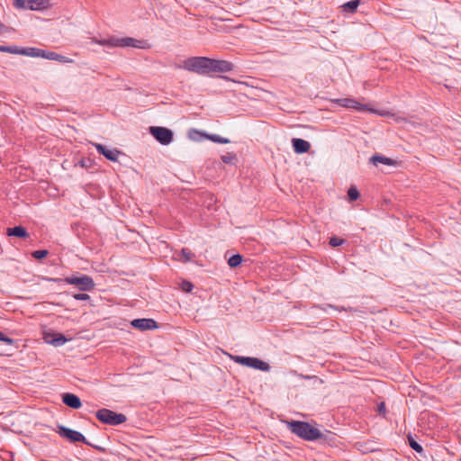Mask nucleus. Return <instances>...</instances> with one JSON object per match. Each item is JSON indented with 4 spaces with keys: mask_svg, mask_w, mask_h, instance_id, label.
<instances>
[{
    "mask_svg": "<svg viewBox=\"0 0 461 461\" xmlns=\"http://www.w3.org/2000/svg\"><path fill=\"white\" fill-rule=\"evenodd\" d=\"M92 41L101 46H107L110 48L115 47H134L138 49H144L146 42L144 41L136 40L131 37L117 38L111 36L108 39L92 38Z\"/></svg>",
    "mask_w": 461,
    "mask_h": 461,
    "instance_id": "4",
    "label": "nucleus"
},
{
    "mask_svg": "<svg viewBox=\"0 0 461 461\" xmlns=\"http://www.w3.org/2000/svg\"><path fill=\"white\" fill-rule=\"evenodd\" d=\"M149 131L161 145L166 146L173 141L174 133L168 128L162 126H150Z\"/></svg>",
    "mask_w": 461,
    "mask_h": 461,
    "instance_id": "9",
    "label": "nucleus"
},
{
    "mask_svg": "<svg viewBox=\"0 0 461 461\" xmlns=\"http://www.w3.org/2000/svg\"><path fill=\"white\" fill-rule=\"evenodd\" d=\"M331 102L338 104L341 107H345V108H350V105H352V104H355L354 99H352V98L333 99V100H331Z\"/></svg>",
    "mask_w": 461,
    "mask_h": 461,
    "instance_id": "22",
    "label": "nucleus"
},
{
    "mask_svg": "<svg viewBox=\"0 0 461 461\" xmlns=\"http://www.w3.org/2000/svg\"><path fill=\"white\" fill-rule=\"evenodd\" d=\"M203 136L205 137V139L219 144H228L230 142V140L228 138H224L217 134L204 133Z\"/></svg>",
    "mask_w": 461,
    "mask_h": 461,
    "instance_id": "19",
    "label": "nucleus"
},
{
    "mask_svg": "<svg viewBox=\"0 0 461 461\" xmlns=\"http://www.w3.org/2000/svg\"><path fill=\"white\" fill-rule=\"evenodd\" d=\"M6 234L10 237H17L23 240H26L30 237L29 232L23 226H14L6 230Z\"/></svg>",
    "mask_w": 461,
    "mask_h": 461,
    "instance_id": "15",
    "label": "nucleus"
},
{
    "mask_svg": "<svg viewBox=\"0 0 461 461\" xmlns=\"http://www.w3.org/2000/svg\"><path fill=\"white\" fill-rule=\"evenodd\" d=\"M57 61H59V62H68V59L65 56H62L60 54H59V57L56 59Z\"/></svg>",
    "mask_w": 461,
    "mask_h": 461,
    "instance_id": "37",
    "label": "nucleus"
},
{
    "mask_svg": "<svg viewBox=\"0 0 461 461\" xmlns=\"http://www.w3.org/2000/svg\"><path fill=\"white\" fill-rule=\"evenodd\" d=\"M180 287H181L182 291H184L185 293H190L194 289V285L190 281L183 280L180 284Z\"/></svg>",
    "mask_w": 461,
    "mask_h": 461,
    "instance_id": "30",
    "label": "nucleus"
},
{
    "mask_svg": "<svg viewBox=\"0 0 461 461\" xmlns=\"http://www.w3.org/2000/svg\"><path fill=\"white\" fill-rule=\"evenodd\" d=\"M354 103L355 104H352V105H350L351 109H355V110H357V111H370V112H374V109L369 108L367 106V104H363L357 102L355 99H354Z\"/></svg>",
    "mask_w": 461,
    "mask_h": 461,
    "instance_id": "24",
    "label": "nucleus"
},
{
    "mask_svg": "<svg viewBox=\"0 0 461 461\" xmlns=\"http://www.w3.org/2000/svg\"><path fill=\"white\" fill-rule=\"evenodd\" d=\"M181 255L184 258L185 262L190 261L194 256L190 249L184 248L181 249Z\"/></svg>",
    "mask_w": 461,
    "mask_h": 461,
    "instance_id": "31",
    "label": "nucleus"
},
{
    "mask_svg": "<svg viewBox=\"0 0 461 461\" xmlns=\"http://www.w3.org/2000/svg\"><path fill=\"white\" fill-rule=\"evenodd\" d=\"M23 48H19L18 46H15V45L5 46V52L11 53V54L23 55V52H21V51H23Z\"/></svg>",
    "mask_w": 461,
    "mask_h": 461,
    "instance_id": "29",
    "label": "nucleus"
},
{
    "mask_svg": "<svg viewBox=\"0 0 461 461\" xmlns=\"http://www.w3.org/2000/svg\"><path fill=\"white\" fill-rule=\"evenodd\" d=\"M14 6L17 9L42 11L51 7L50 0H14Z\"/></svg>",
    "mask_w": 461,
    "mask_h": 461,
    "instance_id": "8",
    "label": "nucleus"
},
{
    "mask_svg": "<svg viewBox=\"0 0 461 461\" xmlns=\"http://www.w3.org/2000/svg\"><path fill=\"white\" fill-rule=\"evenodd\" d=\"M62 402L69 408L77 410L82 406L80 398L71 393H65L62 394Z\"/></svg>",
    "mask_w": 461,
    "mask_h": 461,
    "instance_id": "13",
    "label": "nucleus"
},
{
    "mask_svg": "<svg viewBox=\"0 0 461 461\" xmlns=\"http://www.w3.org/2000/svg\"><path fill=\"white\" fill-rule=\"evenodd\" d=\"M359 5L360 0H351L345 3L341 7L343 9V12L348 14H354L357 11Z\"/></svg>",
    "mask_w": 461,
    "mask_h": 461,
    "instance_id": "18",
    "label": "nucleus"
},
{
    "mask_svg": "<svg viewBox=\"0 0 461 461\" xmlns=\"http://www.w3.org/2000/svg\"><path fill=\"white\" fill-rule=\"evenodd\" d=\"M370 162L373 163L375 166H377L378 163L387 166H394L396 164V161L394 159L387 158L381 154H375L374 156H372L370 158Z\"/></svg>",
    "mask_w": 461,
    "mask_h": 461,
    "instance_id": "16",
    "label": "nucleus"
},
{
    "mask_svg": "<svg viewBox=\"0 0 461 461\" xmlns=\"http://www.w3.org/2000/svg\"><path fill=\"white\" fill-rule=\"evenodd\" d=\"M44 280L48 282H53L57 284H68L77 285L81 291H92L94 290L95 284L94 279L87 275H80V276H67L65 278H53V277H44Z\"/></svg>",
    "mask_w": 461,
    "mask_h": 461,
    "instance_id": "3",
    "label": "nucleus"
},
{
    "mask_svg": "<svg viewBox=\"0 0 461 461\" xmlns=\"http://www.w3.org/2000/svg\"><path fill=\"white\" fill-rule=\"evenodd\" d=\"M95 147L97 152L103 155L106 159L115 162L118 160V156L121 154V151L117 149H109L105 146L100 143L95 144Z\"/></svg>",
    "mask_w": 461,
    "mask_h": 461,
    "instance_id": "12",
    "label": "nucleus"
},
{
    "mask_svg": "<svg viewBox=\"0 0 461 461\" xmlns=\"http://www.w3.org/2000/svg\"><path fill=\"white\" fill-rule=\"evenodd\" d=\"M407 439H408V443H409V446L414 450L416 451L417 453L419 454H422L423 453V447H421L420 444H419L415 438L412 437V435L411 433H409L407 435Z\"/></svg>",
    "mask_w": 461,
    "mask_h": 461,
    "instance_id": "20",
    "label": "nucleus"
},
{
    "mask_svg": "<svg viewBox=\"0 0 461 461\" xmlns=\"http://www.w3.org/2000/svg\"><path fill=\"white\" fill-rule=\"evenodd\" d=\"M131 325L139 330H152L158 328V322L153 319H134L131 321Z\"/></svg>",
    "mask_w": 461,
    "mask_h": 461,
    "instance_id": "11",
    "label": "nucleus"
},
{
    "mask_svg": "<svg viewBox=\"0 0 461 461\" xmlns=\"http://www.w3.org/2000/svg\"><path fill=\"white\" fill-rule=\"evenodd\" d=\"M49 254H50V252L47 249H40V250L33 251L32 253V256L35 259L41 260V259L45 258Z\"/></svg>",
    "mask_w": 461,
    "mask_h": 461,
    "instance_id": "27",
    "label": "nucleus"
},
{
    "mask_svg": "<svg viewBox=\"0 0 461 461\" xmlns=\"http://www.w3.org/2000/svg\"><path fill=\"white\" fill-rule=\"evenodd\" d=\"M96 419L103 424L118 426L127 420L123 413H117L112 410L102 408L95 412Z\"/></svg>",
    "mask_w": 461,
    "mask_h": 461,
    "instance_id": "5",
    "label": "nucleus"
},
{
    "mask_svg": "<svg viewBox=\"0 0 461 461\" xmlns=\"http://www.w3.org/2000/svg\"><path fill=\"white\" fill-rule=\"evenodd\" d=\"M58 429H59L58 432H59V436L62 437V438H67L68 440H69L72 443L82 442V443H84V444H86L87 446H91L92 447H94V448H95L97 450H104L102 447L91 444L86 438V437L82 433H80L79 431L67 428V427L62 426V425L59 426Z\"/></svg>",
    "mask_w": 461,
    "mask_h": 461,
    "instance_id": "7",
    "label": "nucleus"
},
{
    "mask_svg": "<svg viewBox=\"0 0 461 461\" xmlns=\"http://www.w3.org/2000/svg\"><path fill=\"white\" fill-rule=\"evenodd\" d=\"M243 261V257L240 254L232 255L229 260L228 264L231 268H235L239 267Z\"/></svg>",
    "mask_w": 461,
    "mask_h": 461,
    "instance_id": "21",
    "label": "nucleus"
},
{
    "mask_svg": "<svg viewBox=\"0 0 461 461\" xmlns=\"http://www.w3.org/2000/svg\"><path fill=\"white\" fill-rule=\"evenodd\" d=\"M73 298L77 301H87L90 299V296L87 294L80 293L73 294Z\"/></svg>",
    "mask_w": 461,
    "mask_h": 461,
    "instance_id": "34",
    "label": "nucleus"
},
{
    "mask_svg": "<svg viewBox=\"0 0 461 461\" xmlns=\"http://www.w3.org/2000/svg\"><path fill=\"white\" fill-rule=\"evenodd\" d=\"M6 30L7 27L4 23H0V33L5 32Z\"/></svg>",
    "mask_w": 461,
    "mask_h": 461,
    "instance_id": "38",
    "label": "nucleus"
},
{
    "mask_svg": "<svg viewBox=\"0 0 461 461\" xmlns=\"http://www.w3.org/2000/svg\"><path fill=\"white\" fill-rule=\"evenodd\" d=\"M43 339L46 343L54 347H60L68 340V339L62 333L55 332L52 330L45 331L43 333Z\"/></svg>",
    "mask_w": 461,
    "mask_h": 461,
    "instance_id": "10",
    "label": "nucleus"
},
{
    "mask_svg": "<svg viewBox=\"0 0 461 461\" xmlns=\"http://www.w3.org/2000/svg\"><path fill=\"white\" fill-rule=\"evenodd\" d=\"M234 67V64L228 60L197 56L185 59L180 68L198 75L212 77L214 74L230 72Z\"/></svg>",
    "mask_w": 461,
    "mask_h": 461,
    "instance_id": "1",
    "label": "nucleus"
},
{
    "mask_svg": "<svg viewBox=\"0 0 461 461\" xmlns=\"http://www.w3.org/2000/svg\"><path fill=\"white\" fill-rule=\"evenodd\" d=\"M59 57V53L53 52V51H46L44 50V55L41 56L43 59H47L50 60H56V59Z\"/></svg>",
    "mask_w": 461,
    "mask_h": 461,
    "instance_id": "33",
    "label": "nucleus"
},
{
    "mask_svg": "<svg viewBox=\"0 0 461 461\" xmlns=\"http://www.w3.org/2000/svg\"><path fill=\"white\" fill-rule=\"evenodd\" d=\"M5 46L0 45V52H5Z\"/></svg>",
    "mask_w": 461,
    "mask_h": 461,
    "instance_id": "39",
    "label": "nucleus"
},
{
    "mask_svg": "<svg viewBox=\"0 0 461 461\" xmlns=\"http://www.w3.org/2000/svg\"><path fill=\"white\" fill-rule=\"evenodd\" d=\"M292 147L296 154H303L310 150L311 144L303 139L294 138L292 139Z\"/></svg>",
    "mask_w": 461,
    "mask_h": 461,
    "instance_id": "14",
    "label": "nucleus"
},
{
    "mask_svg": "<svg viewBox=\"0 0 461 461\" xmlns=\"http://www.w3.org/2000/svg\"><path fill=\"white\" fill-rule=\"evenodd\" d=\"M346 243V240L340 239L339 237L333 236L329 240V245L332 248L340 246L342 244Z\"/></svg>",
    "mask_w": 461,
    "mask_h": 461,
    "instance_id": "28",
    "label": "nucleus"
},
{
    "mask_svg": "<svg viewBox=\"0 0 461 461\" xmlns=\"http://www.w3.org/2000/svg\"><path fill=\"white\" fill-rule=\"evenodd\" d=\"M359 196L360 193L355 186H351L348 190V197L350 202L357 201L359 198Z\"/></svg>",
    "mask_w": 461,
    "mask_h": 461,
    "instance_id": "23",
    "label": "nucleus"
},
{
    "mask_svg": "<svg viewBox=\"0 0 461 461\" xmlns=\"http://www.w3.org/2000/svg\"><path fill=\"white\" fill-rule=\"evenodd\" d=\"M221 77L223 78V79H226V80L229 79L227 77Z\"/></svg>",
    "mask_w": 461,
    "mask_h": 461,
    "instance_id": "40",
    "label": "nucleus"
},
{
    "mask_svg": "<svg viewBox=\"0 0 461 461\" xmlns=\"http://www.w3.org/2000/svg\"><path fill=\"white\" fill-rule=\"evenodd\" d=\"M229 357L235 363L244 366L251 367L260 371H268L270 369V366L267 362L257 357L234 355H229Z\"/></svg>",
    "mask_w": 461,
    "mask_h": 461,
    "instance_id": "6",
    "label": "nucleus"
},
{
    "mask_svg": "<svg viewBox=\"0 0 461 461\" xmlns=\"http://www.w3.org/2000/svg\"><path fill=\"white\" fill-rule=\"evenodd\" d=\"M377 410H378L379 414H382L384 416L386 413V408H385L384 402H380L377 406Z\"/></svg>",
    "mask_w": 461,
    "mask_h": 461,
    "instance_id": "35",
    "label": "nucleus"
},
{
    "mask_svg": "<svg viewBox=\"0 0 461 461\" xmlns=\"http://www.w3.org/2000/svg\"><path fill=\"white\" fill-rule=\"evenodd\" d=\"M22 52H23V56H29V57H34V58H41V56L44 55V50L33 48V47L23 48Z\"/></svg>",
    "mask_w": 461,
    "mask_h": 461,
    "instance_id": "17",
    "label": "nucleus"
},
{
    "mask_svg": "<svg viewBox=\"0 0 461 461\" xmlns=\"http://www.w3.org/2000/svg\"><path fill=\"white\" fill-rule=\"evenodd\" d=\"M354 103L355 104H352V105H350L351 109H355V110H357V111H370V112H374V109L369 108L367 106V104H363L357 102L355 99H354Z\"/></svg>",
    "mask_w": 461,
    "mask_h": 461,
    "instance_id": "25",
    "label": "nucleus"
},
{
    "mask_svg": "<svg viewBox=\"0 0 461 461\" xmlns=\"http://www.w3.org/2000/svg\"><path fill=\"white\" fill-rule=\"evenodd\" d=\"M0 341L5 342L7 345L15 344V339L5 335L2 331H0Z\"/></svg>",
    "mask_w": 461,
    "mask_h": 461,
    "instance_id": "32",
    "label": "nucleus"
},
{
    "mask_svg": "<svg viewBox=\"0 0 461 461\" xmlns=\"http://www.w3.org/2000/svg\"><path fill=\"white\" fill-rule=\"evenodd\" d=\"M287 427L292 433L307 441L318 440L323 437L318 429L306 421L291 420L287 422Z\"/></svg>",
    "mask_w": 461,
    "mask_h": 461,
    "instance_id": "2",
    "label": "nucleus"
},
{
    "mask_svg": "<svg viewBox=\"0 0 461 461\" xmlns=\"http://www.w3.org/2000/svg\"><path fill=\"white\" fill-rule=\"evenodd\" d=\"M221 159L224 164H234L237 160V156L234 153H227L226 155H222Z\"/></svg>",
    "mask_w": 461,
    "mask_h": 461,
    "instance_id": "26",
    "label": "nucleus"
},
{
    "mask_svg": "<svg viewBox=\"0 0 461 461\" xmlns=\"http://www.w3.org/2000/svg\"><path fill=\"white\" fill-rule=\"evenodd\" d=\"M89 162H90V159H89V158H87V159H86V158H82V159L79 161V165H80L82 167H86V168H87V167L90 166V164H88Z\"/></svg>",
    "mask_w": 461,
    "mask_h": 461,
    "instance_id": "36",
    "label": "nucleus"
}]
</instances>
